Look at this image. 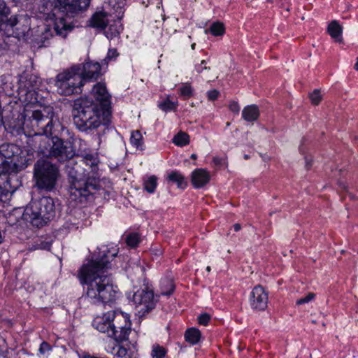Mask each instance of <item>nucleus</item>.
Here are the masks:
<instances>
[{
  "instance_id": "nucleus-11",
  "label": "nucleus",
  "mask_w": 358,
  "mask_h": 358,
  "mask_svg": "<svg viewBox=\"0 0 358 358\" xmlns=\"http://www.w3.org/2000/svg\"><path fill=\"white\" fill-rule=\"evenodd\" d=\"M112 315V330L114 335L112 338L117 343L127 341L131 333V322L128 314L122 311L115 310L110 312Z\"/></svg>"
},
{
  "instance_id": "nucleus-52",
  "label": "nucleus",
  "mask_w": 358,
  "mask_h": 358,
  "mask_svg": "<svg viewBox=\"0 0 358 358\" xmlns=\"http://www.w3.org/2000/svg\"><path fill=\"white\" fill-rule=\"evenodd\" d=\"M3 50L1 47H0V57L3 55Z\"/></svg>"
},
{
  "instance_id": "nucleus-9",
  "label": "nucleus",
  "mask_w": 358,
  "mask_h": 358,
  "mask_svg": "<svg viewBox=\"0 0 358 358\" xmlns=\"http://www.w3.org/2000/svg\"><path fill=\"white\" fill-rule=\"evenodd\" d=\"M59 176L58 167L45 159H38L34 164V177L40 189L52 190Z\"/></svg>"
},
{
  "instance_id": "nucleus-6",
  "label": "nucleus",
  "mask_w": 358,
  "mask_h": 358,
  "mask_svg": "<svg viewBox=\"0 0 358 358\" xmlns=\"http://www.w3.org/2000/svg\"><path fill=\"white\" fill-rule=\"evenodd\" d=\"M32 162L17 145L11 143L0 145V176L17 173Z\"/></svg>"
},
{
  "instance_id": "nucleus-8",
  "label": "nucleus",
  "mask_w": 358,
  "mask_h": 358,
  "mask_svg": "<svg viewBox=\"0 0 358 358\" xmlns=\"http://www.w3.org/2000/svg\"><path fill=\"white\" fill-rule=\"evenodd\" d=\"M79 168L80 166H78L69 171L70 183L69 191L71 200L83 203L92 196L99 189V185L94 179L82 178Z\"/></svg>"
},
{
  "instance_id": "nucleus-4",
  "label": "nucleus",
  "mask_w": 358,
  "mask_h": 358,
  "mask_svg": "<svg viewBox=\"0 0 358 358\" xmlns=\"http://www.w3.org/2000/svg\"><path fill=\"white\" fill-rule=\"evenodd\" d=\"M73 119L76 128L86 133L101 128L105 133L110 121L111 113L89 97L80 98L74 102Z\"/></svg>"
},
{
  "instance_id": "nucleus-18",
  "label": "nucleus",
  "mask_w": 358,
  "mask_h": 358,
  "mask_svg": "<svg viewBox=\"0 0 358 358\" xmlns=\"http://www.w3.org/2000/svg\"><path fill=\"white\" fill-rule=\"evenodd\" d=\"M28 19L24 15H14L7 20V24L15 31V34L18 37L24 36L29 30L28 24H24V22H27Z\"/></svg>"
},
{
  "instance_id": "nucleus-24",
  "label": "nucleus",
  "mask_w": 358,
  "mask_h": 358,
  "mask_svg": "<svg viewBox=\"0 0 358 358\" xmlns=\"http://www.w3.org/2000/svg\"><path fill=\"white\" fill-rule=\"evenodd\" d=\"M259 116V110L256 105H250L245 107L242 111V117L247 122H254Z\"/></svg>"
},
{
  "instance_id": "nucleus-12",
  "label": "nucleus",
  "mask_w": 358,
  "mask_h": 358,
  "mask_svg": "<svg viewBox=\"0 0 358 358\" xmlns=\"http://www.w3.org/2000/svg\"><path fill=\"white\" fill-rule=\"evenodd\" d=\"M133 301L139 308V312L148 313L155 306L154 293L148 288L139 289L133 294Z\"/></svg>"
},
{
  "instance_id": "nucleus-26",
  "label": "nucleus",
  "mask_w": 358,
  "mask_h": 358,
  "mask_svg": "<svg viewBox=\"0 0 358 358\" xmlns=\"http://www.w3.org/2000/svg\"><path fill=\"white\" fill-rule=\"evenodd\" d=\"M169 182L176 183L178 188L184 189L187 187V182L183 175L177 171H173L167 176Z\"/></svg>"
},
{
  "instance_id": "nucleus-16",
  "label": "nucleus",
  "mask_w": 358,
  "mask_h": 358,
  "mask_svg": "<svg viewBox=\"0 0 358 358\" xmlns=\"http://www.w3.org/2000/svg\"><path fill=\"white\" fill-rule=\"evenodd\" d=\"M92 94L99 106L104 108H110V96L104 84L99 83L94 85Z\"/></svg>"
},
{
  "instance_id": "nucleus-36",
  "label": "nucleus",
  "mask_w": 358,
  "mask_h": 358,
  "mask_svg": "<svg viewBox=\"0 0 358 358\" xmlns=\"http://www.w3.org/2000/svg\"><path fill=\"white\" fill-rule=\"evenodd\" d=\"M309 97L311 103L314 105H318L322 99L320 91L317 89L314 90L313 92L310 94Z\"/></svg>"
},
{
  "instance_id": "nucleus-35",
  "label": "nucleus",
  "mask_w": 358,
  "mask_h": 358,
  "mask_svg": "<svg viewBox=\"0 0 358 358\" xmlns=\"http://www.w3.org/2000/svg\"><path fill=\"white\" fill-rule=\"evenodd\" d=\"M177 106V101H172L169 99H166L159 104V108L164 111L175 110Z\"/></svg>"
},
{
  "instance_id": "nucleus-53",
  "label": "nucleus",
  "mask_w": 358,
  "mask_h": 358,
  "mask_svg": "<svg viewBox=\"0 0 358 358\" xmlns=\"http://www.w3.org/2000/svg\"><path fill=\"white\" fill-rule=\"evenodd\" d=\"M195 46H196L195 43L192 44V45H191L192 49L194 50L195 49Z\"/></svg>"
},
{
  "instance_id": "nucleus-14",
  "label": "nucleus",
  "mask_w": 358,
  "mask_h": 358,
  "mask_svg": "<svg viewBox=\"0 0 358 358\" xmlns=\"http://www.w3.org/2000/svg\"><path fill=\"white\" fill-rule=\"evenodd\" d=\"M75 66L79 69L78 71L80 72L85 83L86 80H96L100 75L101 66L98 62H88Z\"/></svg>"
},
{
  "instance_id": "nucleus-19",
  "label": "nucleus",
  "mask_w": 358,
  "mask_h": 358,
  "mask_svg": "<svg viewBox=\"0 0 358 358\" xmlns=\"http://www.w3.org/2000/svg\"><path fill=\"white\" fill-rule=\"evenodd\" d=\"M41 83L39 78L33 73H22L18 81V90H36Z\"/></svg>"
},
{
  "instance_id": "nucleus-42",
  "label": "nucleus",
  "mask_w": 358,
  "mask_h": 358,
  "mask_svg": "<svg viewBox=\"0 0 358 358\" xmlns=\"http://www.w3.org/2000/svg\"><path fill=\"white\" fill-rule=\"evenodd\" d=\"M229 108L231 112L235 113L236 114H238V113L240 111L239 104L238 103V102L234 101H231L230 102Z\"/></svg>"
},
{
  "instance_id": "nucleus-51",
  "label": "nucleus",
  "mask_w": 358,
  "mask_h": 358,
  "mask_svg": "<svg viewBox=\"0 0 358 358\" xmlns=\"http://www.w3.org/2000/svg\"><path fill=\"white\" fill-rule=\"evenodd\" d=\"M191 158L195 159H196V155L195 154H192L191 155Z\"/></svg>"
},
{
  "instance_id": "nucleus-20",
  "label": "nucleus",
  "mask_w": 358,
  "mask_h": 358,
  "mask_svg": "<svg viewBox=\"0 0 358 358\" xmlns=\"http://www.w3.org/2000/svg\"><path fill=\"white\" fill-rule=\"evenodd\" d=\"M125 0H108V15L113 16L114 20H120L124 13Z\"/></svg>"
},
{
  "instance_id": "nucleus-5",
  "label": "nucleus",
  "mask_w": 358,
  "mask_h": 358,
  "mask_svg": "<svg viewBox=\"0 0 358 358\" xmlns=\"http://www.w3.org/2000/svg\"><path fill=\"white\" fill-rule=\"evenodd\" d=\"M52 134H41L45 137L40 141L38 152L43 156L54 159L60 163L69 162L76 155L73 144L70 141H63L58 137L60 131L63 129L62 124L52 118Z\"/></svg>"
},
{
  "instance_id": "nucleus-3",
  "label": "nucleus",
  "mask_w": 358,
  "mask_h": 358,
  "mask_svg": "<svg viewBox=\"0 0 358 358\" xmlns=\"http://www.w3.org/2000/svg\"><path fill=\"white\" fill-rule=\"evenodd\" d=\"M90 0H53L48 1L42 10L45 14L54 18L53 27L45 28L41 36L44 46L48 45L47 41L55 32L57 36L65 38L74 26L73 17L78 12L85 10L90 5Z\"/></svg>"
},
{
  "instance_id": "nucleus-15",
  "label": "nucleus",
  "mask_w": 358,
  "mask_h": 358,
  "mask_svg": "<svg viewBox=\"0 0 358 358\" xmlns=\"http://www.w3.org/2000/svg\"><path fill=\"white\" fill-rule=\"evenodd\" d=\"M19 99L24 103L23 109L30 108L31 110H43L45 107H41L40 109L36 108L38 106V93L36 90H17Z\"/></svg>"
},
{
  "instance_id": "nucleus-57",
  "label": "nucleus",
  "mask_w": 358,
  "mask_h": 358,
  "mask_svg": "<svg viewBox=\"0 0 358 358\" xmlns=\"http://www.w3.org/2000/svg\"><path fill=\"white\" fill-rule=\"evenodd\" d=\"M81 162L85 164V161L83 159H81Z\"/></svg>"
},
{
  "instance_id": "nucleus-29",
  "label": "nucleus",
  "mask_w": 358,
  "mask_h": 358,
  "mask_svg": "<svg viewBox=\"0 0 358 358\" xmlns=\"http://www.w3.org/2000/svg\"><path fill=\"white\" fill-rule=\"evenodd\" d=\"M201 338V332L196 328H190L185 333V341L192 345L196 344Z\"/></svg>"
},
{
  "instance_id": "nucleus-38",
  "label": "nucleus",
  "mask_w": 358,
  "mask_h": 358,
  "mask_svg": "<svg viewBox=\"0 0 358 358\" xmlns=\"http://www.w3.org/2000/svg\"><path fill=\"white\" fill-rule=\"evenodd\" d=\"M126 242L131 247H136L139 242V236L138 234H131L127 236Z\"/></svg>"
},
{
  "instance_id": "nucleus-27",
  "label": "nucleus",
  "mask_w": 358,
  "mask_h": 358,
  "mask_svg": "<svg viewBox=\"0 0 358 358\" xmlns=\"http://www.w3.org/2000/svg\"><path fill=\"white\" fill-rule=\"evenodd\" d=\"M161 294L169 296L175 289L173 281L170 278H164L160 281Z\"/></svg>"
},
{
  "instance_id": "nucleus-43",
  "label": "nucleus",
  "mask_w": 358,
  "mask_h": 358,
  "mask_svg": "<svg viewBox=\"0 0 358 358\" xmlns=\"http://www.w3.org/2000/svg\"><path fill=\"white\" fill-rule=\"evenodd\" d=\"M51 350L50 344L47 342H43L39 348V352L44 355L45 352H49Z\"/></svg>"
},
{
  "instance_id": "nucleus-33",
  "label": "nucleus",
  "mask_w": 358,
  "mask_h": 358,
  "mask_svg": "<svg viewBox=\"0 0 358 358\" xmlns=\"http://www.w3.org/2000/svg\"><path fill=\"white\" fill-rule=\"evenodd\" d=\"M180 96L184 99H187L193 95L194 90L189 83L183 84L178 89Z\"/></svg>"
},
{
  "instance_id": "nucleus-56",
  "label": "nucleus",
  "mask_w": 358,
  "mask_h": 358,
  "mask_svg": "<svg viewBox=\"0 0 358 358\" xmlns=\"http://www.w3.org/2000/svg\"><path fill=\"white\" fill-rule=\"evenodd\" d=\"M308 162L306 160V166H308Z\"/></svg>"
},
{
  "instance_id": "nucleus-47",
  "label": "nucleus",
  "mask_w": 358,
  "mask_h": 358,
  "mask_svg": "<svg viewBox=\"0 0 358 358\" xmlns=\"http://www.w3.org/2000/svg\"><path fill=\"white\" fill-rule=\"evenodd\" d=\"M213 162L217 166H222L224 164L225 159L219 157H213Z\"/></svg>"
},
{
  "instance_id": "nucleus-23",
  "label": "nucleus",
  "mask_w": 358,
  "mask_h": 358,
  "mask_svg": "<svg viewBox=\"0 0 358 358\" xmlns=\"http://www.w3.org/2000/svg\"><path fill=\"white\" fill-rule=\"evenodd\" d=\"M327 32L331 37L335 40V41L338 43L343 42V29L338 21L333 20L329 24L327 27Z\"/></svg>"
},
{
  "instance_id": "nucleus-41",
  "label": "nucleus",
  "mask_w": 358,
  "mask_h": 358,
  "mask_svg": "<svg viewBox=\"0 0 358 358\" xmlns=\"http://www.w3.org/2000/svg\"><path fill=\"white\" fill-rule=\"evenodd\" d=\"M210 320V315H208L207 313L201 314L198 317L199 323L200 324H202L204 326H206L208 324Z\"/></svg>"
},
{
  "instance_id": "nucleus-34",
  "label": "nucleus",
  "mask_w": 358,
  "mask_h": 358,
  "mask_svg": "<svg viewBox=\"0 0 358 358\" xmlns=\"http://www.w3.org/2000/svg\"><path fill=\"white\" fill-rule=\"evenodd\" d=\"M166 350L159 344L152 346L151 356L152 358H164L166 355Z\"/></svg>"
},
{
  "instance_id": "nucleus-25",
  "label": "nucleus",
  "mask_w": 358,
  "mask_h": 358,
  "mask_svg": "<svg viewBox=\"0 0 358 358\" xmlns=\"http://www.w3.org/2000/svg\"><path fill=\"white\" fill-rule=\"evenodd\" d=\"M158 178L155 176H145L143 178V189L149 194H152L155 192L157 184Z\"/></svg>"
},
{
  "instance_id": "nucleus-7",
  "label": "nucleus",
  "mask_w": 358,
  "mask_h": 358,
  "mask_svg": "<svg viewBox=\"0 0 358 358\" xmlns=\"http://www.w3.org/2000/svg\"><path fill=\"white\" fill-rule=\"evenodd\" d=\"M55 215V207L53 199L50 196H43L30 202L24 209L22 217L33 226L40 228L53 219Z\"/></svg>"
},
{
  "instance_id": "nucleus-39",
  "label": "nucleus",
  "mask_w": 358,
  "mask_h": 358,
  "mask_svg": "<svg viewBox=\"0 0 358 358\" xmlns=\"http://www.w3.org/2000/svg\"><path fill=\"white\" fill-rule=\"evenodd\" d=\"M315 296V294L314 293L310 292L306 296L301 297V299H298L296 301V304L301 305L309 303L310 301L314 299Z\"/></svg>"
},
{
  "instance_id": "nucleus-32",
  "label": "nucleus",
  "mask_w": 358,
  "mask_h": 358,
  "mask_svg": "<svg viewBox=\"0 0 358 358\" xmlns=\"http://www.w3.org/2000/svg\"><path fill=\"white\" fill-rule=\"evenodd\" d=\"M224 26L222 22H213L209 28V32L213 36H222L224 34Z\"/></svg>"
},
{
  "instance_id": "nucleus-40",
  "label": "nucleus",
  "mask_w": 358,
  "mask_h": 358,
  "mask_svg": "<svg viewBox=\"0 0 358 358\" xmlns=\"http://www.w3.org/2000/svg\"><path fill=\"white\" fill-rule=\"evenodd\" d=\"M206 60H202L200 64L195 65V69L198 73H201L203 70H210V66H207Z\"/></svg>"
},
{
  "instance_id": "nucleus-2",
  "label": "nucleus",
  "mask_w": 358,
  "mask_h": 358,
  "mask_svg": "<svg viewBox=\"0 0 358 358\" xmlns=\"http://www.w3.org/2000/svg\"><path fill=\"white\" fill-rule=\"evenodd\" d=\"M52 108L43 110L13 108L10 115L5 116L4 127L13 136L24 134L27 136H41V134H54Z\"/></svg>"
},
{
  "instance_id": "nucleus-54",
  "label": "nucleus",
  "mask_w": 358,
  "mask_h": 358,
  "mask_svg": "<svg viewBox=\"0 0 358 358\" xmlns=\"http://www.w3.org/2000/svg\"><path fill=\"white\" fill-rule=\"evenodd\" d=\"M244 159H249V156L248 155H244Z\"/></svg>"
},
{
  "instance_id": "nucleus-55",
  "label": "nucleus",
  "mask_w": 358,
  "mask_h": 358,
  "mask_svg": "<svg viewBox=\"0 0 358 358\" xmlns=\"http://www.w3.org/2000/svg\"><path fill=\"white\" fill-rule=\"evenodd\" d=\"M206 270H207L208 272H210V266H207Z\"/></svg>"
},
{
  "instance_id": "nucleus-10",
  "label": "nucleus",
  "mask_w": 358,
  "mask_h": 358,
  "mask_svg": "<svg viewBox=\"0 0 358 358\" xmlns=\"http://www.w3.org/2000/svg\"><path fill=\"white\" fill-rule=\"evenodd\" d=\"M78 71L79 69L73 66L57 76L55 85L60 94L69 96L82 92L85 82Z\"/></svg>"
},
{
  "instance_id": "nucleus-17",
  "label": "nucleus",
  "mask_w": 358,
  "mask_h": 358,
  "mask_svg": "<svg viewBox=\"0 0 358 358\" xmlns=\"http://www.w3.org/2000/svg\"><path fill=\"white\" fill-rule=\"evenodd\" d=\"M111 317L112 315L110 312L104 313L102 316H97L94 319L92 326L99 331L106 333L109 337L112 338V335H114V332L111 329Z\"/></svg>"
},
{
  "instance_id": "nucleus-28",
  "label": "nucleus",
  "mask_w": 358,
  "mask_h": 358,
  "mask_svg": "<svg viewBox=\"0 0 358 358\" xmlns=\"http://www.w3.org/2000/svg\"><path fill=\"white\" fill-rule=\"evenodd\" d=\"M122 29V28L120 20H115V22L110 24L108 28L105 31V35L108 39H113L120 35Z\"/></svg>"
},
{
  "instance_id": "nucleus-50",
  "label": "nucleus",
  "mask_w": 358,
  "mask_h": 358,
  "mask_svg": "<svg viewBox=\"0 0 358 358\" xmlns=\"http://www.w3.org/2000/svg\"><path fill=\"white\" fill-rule=\"evenodd\" d=\"M355 69L358 71V57L357 58V62L355 65Z\"/></svg>"
},
{
  "instance_id": "nucleus-13",
  "label": "nucleus",
  "mask_w": 358,
  "mask_h": 358,
  "mask_svg": "<svg viewBox=\"0 0 358 358\" xmlns=\"http://www.w3.org/2000/svg\"><path fill=\"white\" fill-rule=\"evenodd\" d=\"M268 294L261 285L255 286L250 293V303L251 308L257 311L264 310L268 305Z\"/></svg>"
},
{
  "instance_id": "nucleus-49",
  "label": "nucleus",
  "mask_w": 358,
  "mask_h": 358,
  "mask_svg": "<svg viewBox=\"0 0 358 358\" xmlns=\"http://www.w3.org/2000/svg\"><path fill=\"white\" fill-rule=\"evenodd\" d=\"M233 227H234V231H240V230H241V224H238V223L234 224L233 225Z\"/></svg>"
},
{
  "instance_id": "nucleus-45",
  "label": "nucleus",
  "mask_w": 358,
  "mask_h": 358,
  "mask_svg": "<svg viewBox=\"0 0 358 358\" xmlns=\"http://www.w3.org/2000/svg\"><path fill=\"white\" fill-rule=\"evenodd\" d=\"M51 247V243L47 241H41L39 243H37V248L41 250H49Z\"/></svg>"
},
{
  "instance_id": "nucleus-44",
  "label": "nucleus",
  "mask_w": 358,
  "mask_h": 358,
  "mask_svg": "<svg viewBox=\"0 0 358 358\" xmlns=\"http://www.w3.org/2000/svg\"><path fill=\"white\" fill-rule=\"evenodd\" d=\"M219 95V92L216 90H213L207 93L208 99L210 101H214L217 99Z\"/></svg>"
},
{
  "instance_id": "nucleus-48",
  "label": "nucleus",
  "mask_w": 358,
  "mask_h": 358,
  "mask_svg": "<svg viewBox=\"0 0 358 358\" xmlns=\"http://www.w3.org/2000/svg\"><path fill=\"white\" fill-rule=\"evenodd\" d=\"M119 356H124L127 355V350L124 348H120L117 352Z\"/></svg>"
},
{
  "instance_id": "nucleus-46",
  "label": "nucleus",
  "mask_w": 358,
  "mask_h": 358,
  "mask_svg": "<svg viewBox=\"0 0 358 358\" xmlns=\"http://www.w3.org/2000/svg\"><path fill=\"white\" fill-rule=\"evenodd\" d=\"M118 56V53L116 49H109L106 59H115Z\"/></svg>"
},
{
  "instance_id": "nucleus-22",
  "label": "nucleus",
  "mask_w": 358,
  "mask_h": 358,
  "mask_svg": "<svg viewBox=\"0 0 358 358\" xmlns=\"http://www.w3.org/2000/svg\"><path fill=\"white\" fill-rule=\"evenodd\" d=\"M108 15V12H97L94 13L90 19V26L101 29H105L108 24V19L106 18Z\"/></svg>"
},
{
  "instance_id": "nucleus-30",
  "label": "nucleus",
  "mask_w": 358,
  "mask_h": 358,
  "mask_svg": "<svg viewBox=\"0 0 358 358\" xmlns=\"http://www.w3.org/2000/svg\"><path fill=\"white\" fill-rule=\"evenodd\" d=\"M173 142L178 146H185L189 143V135L185 133L180 131L178 134H176L173 139Z\"/></svg>"
},
{
  "instance_id": "nucleus-1",
  "label": "nucleus",
  "mask_w": 358,
  "mask_h": 358,
  "mask_svg": "<svg viewBox=\"0 0 358 358\" xmlns=\"http://www.w3.org/2000/svg\"><path fill=\"white\" fill-rule=\"evenodd\" d=\"M116 252L107 253L83 265L78 273L80 282L85 285L84 297L94 305L110 304L117 298V292L106 273Z\"/></svg>"
},
{
  "instance_id": "nucleus-21",
  "label": "nucleus",
  "mask_w": 358,
  "mask_h": 358,
  "mask_svg": "<svg viewBox=\"0 0 358 358\" xmlns=\"http://www.w3.org/2000/svg\"><path fill=\"white\" fill-rule=\"evenodd\" d=\"M210 180L208 172L203 169H197L192 173V183L196 188H201L206 185Z\"/></svg>"
},
{
  "instance_id": "nucleus-31",
  "label": "nucleus",
  "mask_w": 358,
  "mask_h": 358,
  "mask_svg": "<svg viewBox=\"0 0 358 358\" xmlns=\"http://www.w3.org/2000/svg\"><path fill=\"white\" fill-rule=\"evenodd\" d=\"M130 141L136 148L143 149V136L139 131H134L131 133Z\"/></svg>"
},
{
  "instance_id": "nucleus-37",
  "label": "nucleus",
  "mask_w": 358,
  "mask_h": 358,
  "mask_svg": "<svg viewBox=\"0 0 358 358\" xmlns=\"http://www.w3.org/2000/svg\"><path fill=\"white\" fill-rule=\"evenodd\" d=\"M10 14V8L6 6L3 0H0V23L3 17H6Z\"/></svg>"
}]
</instances>
